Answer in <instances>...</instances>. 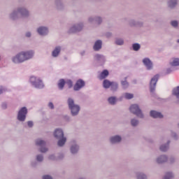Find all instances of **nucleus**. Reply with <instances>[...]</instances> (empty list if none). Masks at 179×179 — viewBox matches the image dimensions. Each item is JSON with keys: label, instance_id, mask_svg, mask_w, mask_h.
I'll list each match as a JSON object with an SVG mask.
<instances>
[{"label": "nucleus", "instance_id": "nucleus-1", "mask_svg": "<svg viewBox=\"0 0 179 179\" xmlns=\"http://www.w3.org/2000/svg\"><path fill=\"white\" fill-rule=\"evenodd\" d=\"M30 16V10L23 5L19 6L12 10L8 14V19L11 21H17L20 18H28Z\"/></svg>", "mask_w": 179, "mask_h": 179}, {"label": "nucleus", "instance_id": "nucleus-2", "mask_svg": "<svg viewBox=\"0 0 179 179\" xmlns=\"http://www.w3.org/2000/svg\"><path fill=\"white\" fill-rule=\"evenodd\" d=\"M34 50H22L19 52L15 56H13L11 60L15 64H22L27 61H29L34 57Z\"/></svg>", "mask_w": 179, "mask_h": 179}, {"label": "nucleus", "instance_id": "nucleus-3", "mask_svg": "<svg viewBox=\"0 0 179 179\" xmlns=\"http://www.w3.org/2000/svg\"><path fill=\"white\" fill-rule=\"evenodd\" d=\"M67 105L72 117H76L79 115L80 111V106L75 103V101L73 98H68Z\"/></svg>", "mask_w": 179, "mask_h": 179}, {"label": "nucleus", "instance_id": "nucleus-4", "mask_svg": "<svg viewBox=\"0 0 179 179\" xmlns=\"http://www.w3.org/2000/svg\"><path fill=\"white\" fill-rule=\"evenodd\" d=\"M29 83L32 87L38 90H42L44 88L45 85L40 78V77H36V76H31L29 78Z\"/></svg>", "mask_w": 179, "mask_h": 179}, {"label": "nucleus", "instance_id": "nucleus-5", "mask_svg": "<svg viewBox=\"0 0 179 179\" xmlns=\"http://www.w3.org/2000/svg\"><path fill=\"white\" fill-rule=\"evenodd\" d=\"M129 110L131 113L140 119H143L145 115L138 104H133L130 106Z\"/></svg>", "mask_w": 179, "mask_h": 179}, {"label": "nucleus", "instance_id": "nucleus-6", "mask_svg": "<svg viewBox=\"0 0 179 179\" xmlns=\"http://www.w3.org/2000/svg\"><path fill=\"white\" fill-rule=\"evenodd\" d=\"M83 28H84V22H79L72 24L71 26V27L69 28L68 32L69 34L79 33V32L82 31Z\"/></svg>", "mask_w": 179, "mask_h": 179}, {"label": "nucleus", "instance_id": "nucleus-7", "mask_svg": "<svg viewBox=\"0 0 179 179\" xmlns=\"http://www.w3.org/2000/svg\"><path fill=\"white\" fill-rule=\"evenodd\" d=\"M28 113V110L26 107H22L21 108L17 114V120L20 122H24L26 120L27 118V115Z\"/></svg>", "mask_w": 179, "mask_h": 179}, {"label": "nucleus", "instance_id": "nucleus-8", "mask_svg": "<svg viewBox=\"0 0 179 179\" xmlns=\"http://www.w3.org/2000/svg\"><path fill=\"white\" fill-rule=\"evenodd\" d=\"M49 32L50 31L48 26L41 25V26H38L36 29V33L40 36H42V37H45L48 36Z\"/></svg>", "mask_w": 179, "mask_h": 179}, {"label": "nucleus", "instance_id": "nucleus-9", "mask_svg": "<svg viewBox=\"0 0 179 179\" xmlns=\"http://www.w3.org/2000/svg\"><path fill=\"white\" fill-rule=\"evenodd\" d=\"M159 78V74H156V76H154V77H152V78H151L150 80V92L152 94H154L155 92L157 83L158 82Z\"/></svg>", "mask_w": 179, "mask_h": 179}, {"label": "nucleus", "instance_id": "nucleus-10", "mask_svg": "<svg viewBox=\"0 0 179 179\" xmlns=\"http://www.w3.org/2000/svg\"><path fill=\"white\" fill-rule=\"evenodd\" d=\"M88 22L91 24L95 23L97 25H101L103 22V17L100 15H92L88 17Z\"/></svg>", "mask_w": 179, "mask_h": 179}, {"label": "nucleus", "instance_id": "nucleus-11", "mask_svg": "<svg viewBox=\"0 0 179 179\" xmlns=\"http://www.w3.org/2000/svg\"><path fill=\"white\" fill-rule=\"evenodd\" d=\"M36 145L40 147V152L42 153H45L48 151V148L45 147L46 142L41 139H37L36 141Z\"/></svg>", "mask_w": 179, "mask_h": 179}, {"label": "nucleus", "instance_id": "nucleus-12", "mask_svg": "<svg viewBox=\"0 0 179 179\" xmlns=\"http://www.w3.org/2000/svg\"><path fill=\"white\" fill-rule=\"evenodd\" d=\"M80 146L76 143V141H72L71 142V147H70V152L72 155H77L79 152Z\"/></svg>", "mask_w": 179, "mask_h": 179}, {"label": "nucleus", "instance_id": "nucleus-13", "mask_svg": "<svg viewBox=\"0 0 179 179\" xmlns=\"http://www.w3.org/2000/svg\"><path fill=\"white\" fill-rule=\"evenodd\" d=\"M85 86V83L84 80L79 78L76 81V83L73 87V90L76 92H78V91L80 90L82 88H83Z\"/></svg>", "mask_w": 179, "mask_h": 179}, {"label": "nucleus", "instance_id": "nucleus-14", "mask_svg": "<svg viewBox=\"0 0 179 179\" xmlns=\"http://www.w3.org/2000/svg\"><path fill=\"white\" fill-rule=\"evenodd\" d=\"M129 25L131 27H142L143 26V22L136 20L135 19H130L129 20Z\"/></svg>", "mask_w": 179, "mask_h": 179}, {"label": "nucleus", "instance_id": "nucleus-15", "mask_svg": "<svg viewBox=\"0 0 179 179\" xmlns=\"http://www.w3.org/2000/svg\"><path fill=\"white\" fill-rule=\"evenodd\" d=\"M95 61L99 64L100 65H103V64L106 61V57L104 55H100L99 53H96L94 56Z\"/></svg>", "mask_w": 179, "mask_h": 179}, {"label": "nucleus", "instance_id": "nucleus-16", "mask_svg": "<svg viewBox=\"0 0 179 179\" xmlns=\"http://www.w3.org/2000/svg\"><path fill=\"white\" fill-rule=\"evenodd\" d=\"M143 63L148 71L153 69V63L149 57H145V59H143Z\"/></svg>", "mask_w": 179, "mask_h": 179}, {"label": "nucleus", "instance_id": "nucleus-17", "mask_svg": "<svg viewBox=\"0 0 179 179\" xmlns=\"http://www.w3.org/2000/svg\"><path fill=\"white\" fill-rule=\"evenodd\" d=\"M62 46H55V48H54L53 50H52L51 52V56L52 58H58L59 57V55H61V52H62Z\"/></svg>", "mask_w": 179, "mask_h": 179}, {"label": "nucleus", "instance_id": "nucleus-18", "mask_svg": "<svg viewBox=\"0 0 179 179\" xmlns=\"http://www.w3.org/2000/svg\"><path fill=\"white\" fill-rule=\"evenodd\" d=\"M122 141V138L120 135L113 136L110 138V142L113 145L119 144Z\"/></svg>", "mask_w": 179, "mask_h": 179}, {"label": "nucleus", "instance_id": "nucleus-19", "mask_svg": "<svg viewBox=\"0 0 179 179\" xmlns=\"http://www.w3.org/2000/svg\"><path fill=\"white\" fill-rule=\"evenodd\" d=\"M103 42L101 39H98L93 45V50L95 52H99L102 49Z\"/></svg>", "mask_w": 179, "mask_h": 179}, {"label": "nucleus", "instance_id": "nucleus-20", "mask_svg": "<svg viewBox=\"0 0 179 179\" xmlns=\"http://www.w3.org/2000/svg\"><path fill=\"white\" fill-rule=\"evenodd\" d=\"M168 159H169V157L167 155H160L159 156L157 159H156V162L158 164H163L166 162H168Z\"/></svg>", "mask_w": 179, "mask_h": 179}, {"label": "nucleus", "instance_id": "nucleus-21", "mask_svg": "<svg viewBox=\"0 0 179 179\" xmlns=\"http://www.w3.org/2000/svg\"><path fill=\"white\" fill-rule=\"evenodd\" d=\"M150 115L154 119H162L164 117L161 113L156 110H151Z\"/></svg>", "mask_w": 179, "mask_h": 179}, {"label": "nucleus", "instance_id": "nucleus-22", "mask_svg": "<svg viewBox=\"0 0 179 179\" xmlns=\"http://www.w3.org/2000/svg\"><path fill=\"white\" fill-rule=\"evenodd\" d=\"M54 136L57 138V139H59L61 138L64 137V131L62 129H57L55 130L54 132Z\"/></svg>", "mask_w": 179, "mask_h": 179}, {"label": "nucleus", "instance_id": "nucleus-23", "mask_svg": "<svg viewBox=\"0 0 179 179\" xmlns=\"http://www.w3.org/2000/svg\"><path fill=\"white\" fill-rule=\"evenodd\" d=\"M55 6L59 10H62L64 8V4L62 0H55Z\"/></svg>", "mask_w": 179, "mask_h": 179}, {"label": "nucleus", "instance_id": "nucleus-24", "mask_svg": "<svg viewBox=\"0 0 179 179\" xmlns=\"http://www.w3.org/2000/svg\"><path fill=\"white\" fill-rule=\"evenodd\" d=\"M110 88V91L113 93L117 92L119 90L118 83H117V81H112Z\"/></svg>", "mask_w": 179, "mask_h": 179}, {"label": "nucleus", "instance_id": "nucleus-25", "mask_svg": "<svg viewBox=\"0 0 179 179\" xmlns=\"http://www.w3.org/2000/svg\"><path fill=\"white\" fill-rule=\"evenodd\" d=\"M171 143V141H168L167 143L162 145L159 148L160 150L163 152H166L169 149V145Z\"/></svg>", "mask_w": 179, "mask_h": 179}, {"label": "nucleus", "instance_id": "nucleus-26", "mask_svg": "<svg viewBox=\"0 0 179 179\" xmlns=\"http://www.w3.org/2000/svg\"><path fill=\"white\" fill-rule=\"evenodd\" d=\"M109 75V71L108 70H103L101 73L100 76H99V78L100 80H102L103 79H106Z\"/></svg>", "mask_w": 179, "mask_h": 179}, {"label": "nucleus", "instance_id": "nucleus-27", "mask_svg": "<svg viewBox=\"0 0 179 179\" xmlns=\"http://www.w3.org/2000/svg\"><path fill=\"white\" fill-rule=\"evenodd\" d=\"M175 178V174L173 171H168L165 173L163 179H173Z\"/></svg>", "mask_w": 179, "mask_h": 179}, {"label": "nucleus", "instance_id": "nucleus-28", "mask_svg": "<svg viewBox=\"0 0 179 179\" xmlns=\"http://www.w3.org/2000/svg\"><path fill=\"white\" fill-rule=\"evenodd\" d=\"M58 140L57 145L60 148L63 147L66 142V138L65 136H63L61 138H58Z\"/></svg>", "mask_w": 179, "mask_h": 179}, {"label": "nucleus", "instance_id": "nucleus-29", "mask_svg": "<svg viewBox=\"0 0 179 179\" xmlns=\"http://www.w3.org/2000/svg\"><path fill=\"white\" fill-rule=\"evenodd\" d=\"M136 179H148L147 175L143 172H136Z\"/></svg>", "mask_w": 179, "mask_h": 179}, {"label": "nucleus", "instance_id": "nucleus-30", "mask_svg": "<svg viewBox=\"0 0 179 179\" xmlns=\"http://www.w3.org/2000/svg\"><path fill=\"white\" fill-rule=\"evenodd\" d=\"M111 84L112 81H109V80H103V87L106 90L110 88Z\"/></svg>", "mask_w": 179, "mask_h": 179}, {"label": "nucleus", "instance_id": "nucleus-31", "mask_svg": "<svg viewBox=\"0 0 179 179\" xmlns=\"http://www.w3.org/2000/svg\"><path fill=\"white\" fill-rule=\"evenodd\" d=\"M65 80H64V78H61L59 80V83L57 84V86H58V88L59 90H63L64 87V85H65Z\"/></svg>", "mask_w": 179, "mask_h": 179}, {"label": "nucleus", "instance_id": "nucleus-32", "mask_svg": "<svg viewBox=\"0 0 179 179\" xmlns=\"http://www.w3.org/2000/svg\"><path fill=\"white\" fill-rule=\"evenodd\" d=\"M108 101L109 104L115 106L117 101V99L116 96H110L108 99Z\"/></svg>", "mask_w": 179, "mask_h": 179}, {"label": "nucleus", "instance_id": "nucleus-33", "mask_svg": "<svg viewBox=\"0 0 179 179\" xmlns=\"http://www.w3.org/2000/svg\"><path fill=\"white\" fill-rule=\"evenodd\" d=\"M127 77H125V78H124V80H122L121 81V85L122 86V88L126 90L129 87V84L128 83V81H127Z\"/></svg>", "mask_w": 179, "mask_h": 179}, {"label": "nucleus", "instance_id": "nucleus-34", "mask_svg": "<svg viewBox=\"0 0 179 179\" xmlns=\"http://www.w3.org/2000/svg\"><path fill=\"white\" fill-rule=\"evenodd\" d=\"M177 4H178V0H169V6L171 8H175Z\"/></svg>", "mask_w": 179, "mask_h": 179}, {"label": "nucleus", "instance_id": "nucleus-35", "mask_svg": "<svg viewBox=\"0 0 179 179\" xmlns=\"http://www.w3.org/2000/svg\"><path fill=\"white\" fill-rule=\"evenodd\" d=\"M138 124H139V120H137L136 118H133L131 120V125L133 127H136L138 126Z\"/></svg>", "mask_w": 179, "mask_h": 179}, {"label": "nucleus", "instance_id": "nucleus-36", "mask_svg": "<svg viewBox=\"0 0 179 179\" xmlns=\"http://www.w3.org/2000/svg\"><path fill=\"white\" fill-rule=\"evenodd\" d=\"M173 95L175 96L178 100L179 99V86L173 89Z\"/></svg>", "mask_w": 179, "mask_h": 179}, {"label": "nucleus", "instance_id": "nucleus-37", "mask_svg": "<svg viewBox=\"0 0 179 179\" xmlns=\"http://www.w3.org/2000/svg\"><path fill=\"white\" fill-rule=\"evenodd\" d=\"M170 64L172 66H179V59L178 58L173 59V60H172L170 62Z\"/></svg>", "mask_w": 179, "mask_h": 179}, {"label": "nucleus", "instance_id": "nucleus-38", "mask_svg": "<svg viewBox=\"0 0 179 179\" xmlns=\"http://www.w3.org/2000/svg\"><path fill=\"white\" fill-rule=\"evenodd\" d=\"M122 97L127 99V100H130V99H132L134 98V94H130V93H124L122 95Z\"/></svg>", "mask_w": 179, "mask_h": 179}, {"label": "nucleus", "instance_id": "nucleus-39", "mask_svg": "<svg viewBox=\"0 0 179 179\" xmlns=\"http://www.w3.org/2000/svg\"><path fill=\"white\" fill-rule=\"evenodd\" d=\"M124 43V39H122V38H117V39L115 40V44L117 45H123Z\"/></svg>", "mask_w": 179, "mask_h": 179}, {"label": "nucleus", "instance_id": "nucleus-40", "mask_svg": "<svg viewBox=\"0 0 179 179\" xmlns=\"http://www.w3.org/2000/svg\"><path fill=\"white\" fill-rule=\"evenodd\" d=\"M132 48L134 51L138 52L141 49L140 43H133Z\"/></svg>", "mask_w": 179, "mask_h": 179}, {"label": "nucleus", "instance_id": "nucleus-41", "mask_svg": "<svg viewBox=\"0 0 179 179\" xmlns=\"http://www.w3.org/2000/svg\"><path fill=\"white\" fill-rule=\"evenodd\" d=\"M168 162L170 164H173L176 163V158L174 156H170L169 157H168Z\"/></svg>", "mask_w": 179, "mask_h": 179}, {"label": "nucleus", "instance_id": "nucleus-42", "mask_svg": "<svg viewBox=\"0 0 179 179\" xmlns=\"http://www.w3.org/2000/svg\"><path fill=\"white\" fill-rule=\"evenodd\" d=\"M171 26L175 29H178L179 22L178 20H174L171 22Z\"/></svg>", "mask_w": 179, "mask_h": 179}, {"label": "nucleus", "instance_id": "nucleus-43", "mask_svg": "<svg viewBox=\"0 0 179 179\" xmlns=\"http://www.w3.org/2000/svg\"><path fill=\"white\" fill-rule=\"evenodd\" d=\"M34 125V124L33 121H28V122H27V123L25 124V127L31 129V128H33Z\"/></svg>", "mask_w": 179, "mask_h": 179}, {"label": "nucleus", "instance_id": "nucleus-44", "mask_svg": "<svg viewBox=\"0 0 179 179\" xmlns=\"http://www.w3.org/2000/svg\"><path fill=\"white\" fill-rule=\"evenodd\" d=\"M36 159L38 162H42L44 159L43 155L41 154L36 155Z\"/></svg>", "mask_w": 179, "mask_h": 179}, {"label": "nucleus", "instance_id": "nucleus-45", "mask_svg": "<svg viewBox=\"0 0 179 179\" xmlns=\"http://www.w3.org/2000/svg\"><path fill=\"white\" fill-rule=\"evenodd\" d=\"M66 83L68 85L69 89H71L73 87V84L72 80H67Z\"/></svg>", "mask_w": 179, "mask_h": 179}, {"label": "nucleus", "instance_id": "nucleus-46", "mask_svg": "<svg viewBox=\"0 0 179 179\" xmlns=\"http://www.w3.org/2000/svg\"><path fill=\"white\" fill-rule=\"evenodd\" d=\"M171 136L173 138L174 140L177 141L178 139V136L176 133L171 131Z\"/></svg>", "mask_w": 179, "mask_h": 179}, {"label": "nucleus", "instance_id": "nucleus-47", "mask_svg": "<svg viewBox=\"0 0 179 179\" xmlns=\"http://www.w3.org/2000/svg\"><path fill=\"white\" fill-rule=\"evenodd\" d=\"M63 117H64V120L66 122H69L71 121V117L69 116V115H64Z\"/></svg>", "mask_w": 179, "mask_h": 179}, {"label": "nucleus", "instance_id": "nucleus-48", "mask_svg": "<svg viewBox=\"0 0 179 179\" xmlns=\"http://www.w3.org/2000/svg\"><path fill=\"white\" fill-rule=\"evenodd\" d=\"M32 36L31 32L30 31H27V32H25V37L27 38H30Z\"/></svg>", "mask_w": 179, "mask_h": 179}, {"label": "nucleus", "instance_id": "nucleus-49", "mask_svg": "<svg viewBox=\"0 0 179 179\" xmlns=\"http://www.w3.org/2000/svg\"><path fill=\"white\" fill-rule=\"evenodd\" d=\"M49 159L55 161L57 159L55 155H50L48 157Z\"/></svg>", "mask_w": 179, "mask_h": 179}, {"label": "nucleus", "instance_id": "nucleus-50", "mask_svg": "<svg viewBox=\"0 0 179 179\" xmlns=\"http://www.w3.org/2000/svg\"><path fill=\"white\" fill-rule=\"evenodd\" d=\"M64 158V154L63 153L58 154V157H57L58 159H63Z\"/></svg>", "mask_w": 179, "mask_h": 179}, {"label": "nucleus", "instance_id": "nucleus-51", "mask_svg": "<svg viewBox=\"0 0 179 179\" xmlns=\"http://www.w3.org/2000/svg\"><path fill=\"white\" fill-rule=\"evenodd\" d=\"M48 107L51 109L53 110L55 108L54 104L52 102H50L48 103Z\"/></svg>", "mask_w": 179, "mask_h": 179}, {"label": "nucleus", "instance_id": "nucleus-52", "mask_svg": "<svg viewBox=\"0 0 179 179\" xmlns=\"http://www.w3.org/2000/svg\"><path fill=\"white\" fill-rule=\"evenodd\" d=\"M1 108H2L3 110L7 109V103H3L1 104Z\"/></svg>", "mask_w": 179, "mask_h": 179}, {"label": "nucleus", "instance_id": "nucleus-53", "mask_svg": "<svg viewBox=\"0 0 179 179\" xmlns=\"http://www.w3.org/2000/svg\"><path fill=\"white\" fill-rule=\"evenodd\" d=\"M43 179H52V178L49 175H45L43 176Z\"/></svg>", "mask_w": 179, "mask_h": 179}, {"label": "nucleus", "instance_id": "nucleus-54", "mask_svg": "<svg viewBox=\"0 0 179 179\" xmlns=\"http://www.w3.org/2000/svg\"><path fill=\"white\" fill-rule=\"evenodd\" d=\"M4 91H5L4 87H0V95H1V94H3Z\"/></svg>", "mask_w": 179, "mask_h": 179}, {"label": "nucleus", "instance_id": "nucleus-55", "mask_svg": "<svg viewBox=\"0 0 179 179\" xmlns=\"http://www.w3.org/2000/svg\"><path fill=\"white\" fill-rule=\"evenodd\" d=\"M172 71H173L172 69H167L166 73L170 74V73H171Z\"/></svg>", "mask_w": 179, "mask_h": 179}, {"label": "nucleus", "instance_id": "nucleus-56", "mask_svg": "<svg viewBox=\"0 0 179 179\" xmlns=\"http://www.w3.org/2000/svg\"><path fill=\"white\" fill-rule=\"evenodd\" d=\"M85 54H86L85 50H82V52H80V55H81L82 57L85 56Z\"/></svg>", "mask_w": 179, "mask_h": 179}, {"label": "nucleus", "instance_id": "nucleus-57", "mask_svg": "<svg viewBox=\"0 0 179 179\" xmlns=\"http://www.w3.org/2000/svg\"><path fill=\"white\" fill-rule=\"evenodd\" d=\"M36 164H36V162L31 163V166H34V167H35L36 166Z\"/></svg>", "mask_w": 179, "mask_h": 179}, {"label": "nucleus", "instance_id": "nucleus-58", "mask_svg": "<svg viewBox=\"0 0 179 179\" xmlns=\"http://www.w3.org/2000/svg\"><path fill=\"white\" fill-rule=\"evenodd\" d=\"M78 179H87V178H85V177H80V178H78Z\"/></svg>", "mask_w": 179, "mask_h": 179}, {"label": "nucleus", "instance_id": "nucleus-59", "mask_svg": "<svg viewBox=\"0 0 179 179\" xmlns=\"http://www.w3.org/2000/svg\"><path fill=\"white\" fill-rule=\"evenodd\" d=\"M177 43H178V44H179V39H178V40H177Z\"/></svg>", "mask_w": 179, "mask_h": 179}, {"label": "nucleus", "instance_id": "nucleus-60", "mask_svg": "<svg viewBox=\"0 0 179 179\" xmlns=\"http://www.w3.org/2000/svg\"><path fill=\"white\" fill-rule=\"evenodd\" d=\"M1 55H0V61H1Z\"/></svg>", "mask_w": 179, "mask_h": 179}, {"label": "nucleus", "instance_id": "nucleus-61", "mask_svg": "<svg viewBox=\"0 0 179 179\" xmlns=\"http://www.w3.org/2000/svg\"><path fill=\"white\" fill-rule=\"evenodd\" d=\"M178 101V103H179V99H178V101Z\"/></svg>", "mask_w": 179, "mask_h": 179}, {"label": "nucleus", "instance_id": "nucleus-62", "mask_svg": "<svg viewBox=\"0 0 179 179\" xmlns=\"http://www.w3.org/2000/svg\"><path fill=\"white\" fill-rule=\"evenodd\" d=\"M178 125H179V124H178Z\"/></svg>", "mask_w": 179, "mask_h": 179}]
</instances>
